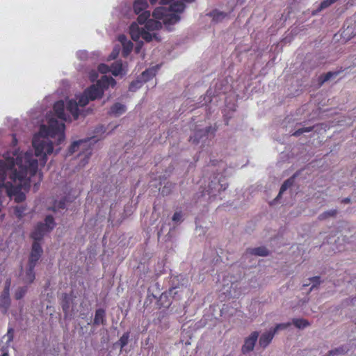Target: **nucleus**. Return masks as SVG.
<instances>
[{
    "label": "nucleus",
    "mask_w": 356,
    "mask_h": 356,
    "mask_svg": "<svg viewBox=\"0 0 356 356\" xmlns=\"http://www.w3.org/2000/svg\"><path fill=\"white\" fill-rule=\"evenodd\" d=\"M17 164L19 171L15 169L9 175L12 182H6V190L9 197L14 198L15 202L20 203L26 199V195L22 190L29 189L31 178L38 172V162L31 154L26 152L23 156L17 157Z\"/></svg>",
    "instance_id": "f257e3e1"
},
{
    "label": "nucleus",
    "mask_w": 356,
    "mask_h": 356,
    "mask_svg": "<svg viewBox=\"0 0 356 356\" xmlns=\"http://www.w3.org/2000/svg\"><path fill=\"white\" fill-rule=\"evenodd\" d=\"M65 125L63 122H58L54 118L48 121V125L42 124L40 127L38 134L34 135L32 145L35 149V155L41 156L44 162L47 161V155L51 154L54 151L53 143L48 137H58V144L65 140Z\"/></svg>",
    "instance_id": "f03ea898"
},
{
    "label": "nucleus",
    "mask_w": 356,
    "mask_h": 356,
    "mask_svg": "<svg viewBox=\"0 0 356 356\" xmlns=\"http://www.w3.org/2000/svg\"><path fill=\"white\" fill-rule=\"evenodd\" d=\"M55 226L56 222L54 221V218L51 215L46 216L44 218V222H39L37 224L31 234V236L34 241L32 245L29 265H31L32 267L35 266L42 253V249L40 241L42 239L44 234L50 232Z\"/></svg>",
    "instance_id": "7ed1b4c3"
},
{
    "label": "nucleus",
    "mask_w": 356,
    "mask_h": 356,
    "mask_svg": "<svg viewBox=\"0 0 356 356\" xmlns=\"http://www.w3.org/2000/svg\"><path fill=\"white\" fill-rule=\"evenodd\" d=\"M24 154H18L17 152H13L12 156L10 152H7L3 155L4 159L0 161V202H1L2 189L6 188V183L5 179L6 177V172L9 170L11 173L16 169L19 171L17 164V157L23 156Z\"/></svg>",
    "instance_id": "20e7f679"
},
{
    "label": "nucleus",
    "mask_w": 356,
    "mask_h": 356,
    "mask_svg": "<svg viewBox=\"0 0 356 356\" xmlns=\"http://www.w3.org/2000/svg\"><path fill=\"white\" fill-rule=\"evenodd\" d=\"M152 15L155 19L162 20L166 26L173 25L180 20V17L177 14L171 13L163 7L155 8Z\"/></svg>",
    "instance_id": "39448f33"
},
{
    "label": "nucleus",
    "mask_w": 356,
    "mask_h": 356,
    "mask_svg": "<svg viewBox=\"0 0 356 356\" xmlns=\"http://www.w3.org/2000/svg\"><path fill=\"white\" fill-rule=\"evenodd\" d=\"M92 138H93L74 141L69 147V153L72 154L78 151L80 146H82L83 151L80 155L83 154L85 156L83 165L88 163V161L92 154V148L90 147V140Z\"/></svg>",
    "instance_id": "423d86ee"
},
{
    "label": "nucleus",
    "mask_w": 356,
    "mask_h": 356,
    "mask_svg": "<svg viewBox=\"0 0 356 356\" xmlns=\"http://www.w3.org/2000/svg\"><path fill=\"white\" fill-rule=\"evenodd\" d=\"M259 337V332L257 331L252 332L251 334L245 339L243 346H242V352L245 354L253 350L255 343Z\"/></svg>",
    "instance_id": "0eeeda50"
},
{
    "label": "nucleus",
    "mask_w": 356,
    "mask_h": 356,
    "mask_svg": "<svg viewBox=\"0 0 356 356\" xmlns=\"http://www.w3.org/2000/svg\"><path fill=\"white\" fill-rule=\"evenodd\" d=\"M84 92L90 101L100 99L104 95L102 89L97 86L96 83L86 88Z\"/></svg>",
    "instance_id": "6e6552de"
},
{
    "label": "nucleus",
    "mask_w": 356,
    "mask_h": 356,
    "mask_svg": "<svg viewBox=\"0 0 356 356\" xmlns=\"http://www.w3.org/2000/svg\"><path fill=\"white\" fill-rule=\"evenodd\" d=\"M118 41L122 45V54L124 57H127L133 49V43L131 41L128 40L127 36L124 34L118 36Z\"/></svg>",
    "instance_id": "1a4fd4ad"
},
{
    "label": "nucleus",
    "mask_w": 356,
    "mask_h": 356,
    "mask_svg": "<svg viewBox=\"0 0 356 356\" xmlns=\"http://www.w3.org/2000/svg\"><path fill=\"white\" fill-rule=\"evenodd\" d=\"M53 109L55 115L63 121L67 122L69 117L65 113V104L62 100L57 101L54 103Z\"/></svg>",
    "instance_id": "9d476101"
},
{
    "label": "nucleus",
    "mask_w": 356,
    "mask_h": 356,
    "mask_svg": "<svg viewBox=\"0 0 356 356\" xmlns=\"http://www.w3.org/2000/svg\"><path fill=\"white\" fill-rule=\"evenodd\" d=\"M97 86L102 89L103 93L108 88L109 86L112 88L115 87L116 85V81L111 76H102V78L97 81L96 83Z\"/></svg>",
    "instance_id": "9b49d317"
},
{
    "label": "nucleus",
    "mask_w": 356,
    "mask_h": 356,
    "mask_svg": "<svg viewBox=\"0 0 356 356\" xmlns=\"http://www.w3.org/2000/svg\"><path fill=\"white\" fill-rule=\"evenodd\" d=\"M143 29L144 27L140 28L137 23L133 22L129 27V33L131 39L135 42H138L140 38H141Z\"/></svg>",
    "instance_id": "f8f14e48"
},
{
    "label": "nucleus",
    "mask_w": 356,
    "mask_h": 356,
    "mask_svg": "<svg viewBox=\"0 0 356 356\" xmlns=\"http://www.w3.org/2000/svg\"><path fill=\"white\" fill-rule=\"evenodd\" d=\"M67 111H69L73 116L74 120L78 119L79 116V105L76 100L70 99L67 102L66 104Z\"/></svg>",
    "instance_id": "ddd939ff"
},
{
    "label": "nucleus",
    "mask_w": 356,
    "mask_h": 356,
    "mask_svg": "<svg viewBox=\"0 0 356 356\" xmlns=\"http://www.w3.org/2000/svg\"><path fill=\"white\" fill-rule=\"evenodd\" d=\"M106 311L104 309L99 308L95 311V318L93 320L94 325H106Z\"/></svg>",
    "instance_id": "4468645a"
},
{
    "label": "nucleus",
    "mask_w": 356,
    "mask_h": 356,
    "mask_svg": "<svg viewBox=\"0 0 356 356\" xmlns=\"http://www.w3.org/2000/svg\"><path fill=\"white\" fill-rule=\"evenodd\" d=\"M275 334V333L273 330L262 334L259 341V346L264 348L267 347L273 340Z\"/></svg>",
    "instance_id": "2eb2a0df"
},
{
    "label": "nucleus",
    "mask_w": 356,
    "mask_h": 356,
    "mask_svg": "<svg viewBox=\"0 0 356 356\" xmlns=\"http://www.w3.org/2000/svg\"><path fill=\"white\" fill-rule=\"evenodd\" d=\"M126 111V106L119 102L114 104L110 108L109 114L114 116H120Z\"/></svg>",
    "instance_id": "dca6fc26"
},
{
    "label": "nucleus",
    "mask_w": 356,
    "mask_h": 356,
    "mask_svg": "<svg viewBox=\"0 0 356 356\" xmlns=\"http://www.w3.org/2000/svg\"><path fill=\"white\" fill-rule=\"evenodd\" d=\"M211 127H207L205 129H201L195 131L194 136L190 137V141L193 143H198L203 136H206L210 131Z\"/></svg>",
    "instance_id": "f3484780"
},
{
    "label": "nucleus",
    "mask_w": 356,
    "mask_h": 356,
    "mask_svg": "<svg viewBox=\"0 0 356 356\" xmlns=\"http://www.w3.org/2000/svg\"><path fill=\"white\" fill-rule=\"evenodd\" d=\"M148 4L147 0H135L133 8L134 13L138 15L142 12L146 11Z\"/></svg>",
    "instance_id": "a211bd4d"
},
{
    "label": "nucleus",
    "mask_w": 356,
    "mask_h": 356,
    "mask_svg": "<svg viewBox=\"0 0 356 356\" xmlns=\"http://www.w3.org/2000/svg\"><path fill=\"white\" fill-rule=\"evenodd\" d=\"M71 302H72L71 296H70L67 293H63L62 296L61 307H62L63 312L65 314H67L70 311Z\"/></svg>",
    "instance_id": "6ab92c4d"
},
{
    "label": "nucleus",
    "mask_w": 356,
    "mask_h": 356,
    "mask_svg": "<svg viewBox=\"0 0 356 356\" xmlns=\"http://www.w3.org/2000/svg\"><path fill=\"white\" fill-rule=\"evenodd\" d=\"M111 72L113 75L117 76L120 74H122L123 65L121 60H117L112 63L110 66Z\"/></svg>",
    "instance_id": "aec40b11"
},
{
    "label": "nucleus",
    "mask_w": 356,
    "mask_h": 356,
    "mask_svg": "<svg viewBox=\"0 0 356 356\" xmlns=\"http://www.w3.org/2000/svg\"><path fill=\"white\" fill-rule=\"evenodd\" d=\"M162 27V24L158 20L149 19L145 24V29L147 31L159 30Z\"/></svg>",
    "instance_id": "412c9836"
},
{
    "label": "nucleus",
    "mask_w": 356,
    "mask_h": 356,
    "mask_svg": "<svg viewBox=\"0 0 356 356\" xmlns=\"http://www.w3.org/2000/svg\"><path fill=\"white\" fill-rule=\"evenodd\" d=\"M156 72V70L154 68L147 69L143 72H142V74L140 76V78L144 83H146L147 81H149L155 76Z\"/></svg>",
    "instance_id": "4be33fe9"
},
{
    "label": "nucleus",
    "mask_w": 356,
    "mask_h": 356,
    "mask_svg": "<svg viewBox=\"0 0 356 356\" xmlns=\"http://www.w3.org/2000/svg\"><path fill=\"white\" fill-rule=\"evenodd\" d=\"M10 305V300L8 293L1 296L0 300V308L2 309L3 314H6Z\"/></svg>",
    "instance_id": "5701e85b"
},
{
    "label": "nucleus",
    "mask_w": 356,
    "mask_h": 356,
    "mask_svg": "<svg viewBox=\"0 0 356 356\" xmlns=\"http://www.w3.org/2000/svg\"><path fill=\"white\" fill-rule=\"evenodd\" d=\"M185 9V4L182 1H176L170 6L169 11L173 13H181Z\"/></svg>",
    "instance_id": "b1692460"
},
{
    "label": "nucleus",
    "mask_w": 356,
    "mask_h": 356,
    "mask_svg": "<svg viewBox=\"0 0 356 356\" xmlns=\"http://www.w3.org/2000/svg\"><path fill=\"white\" fill-rule=\"evenodd\" d=\"M151 31H147L146 29L144 28L143 31L142 32L143 34L141 35V38L146 41L147 42H151L153 39H155L156 41H160L161 38L157 35L156 33L152 34L150 33Z\"/></svg>",
    "instance_id": "393cba45"
},
{
    "label": "nucleus",
    "mask_w": 356,
    "mask_h": 356,
    "mask_svg": "<svg viewBox=\"0 0 356 356\" xmlns=\"http://www.w3.org/2000/svg\"><path fill=\"white\" fill-rule=\"evenodd\" d=\"M252 254L257 256H267L268 254V250L264 246L252 248L250 251Z\"/></svg>",
    "instance_id": "a878e982"
},
{
    "label": "nucleus",
    "mask_w": 356,
    "mask_h": 356,
    "mask_svg": "<svg viewBox=\"0 0 356 356\" xmlns=\"http://www.w3.org/2000/svg\"><path fill=\"white\" fill-rule=\"evenodd\" d=\"M34 268L35 266L32 267L31 265H29V268L26 270L25 280L29 283H32L35 280Z\"/></svg>",
    "instance_id": "bb28decb"
},
{
    "label": "nucleus",
    "mask_w": 356,
    "mask_h": 356,
    "mask_svg": "<svg viewBox=\"0 0 356 356\" xmlns=\"http://www.w3.org/2000/svg\"><path fill=\"white\" fill-rule=\"evenodd\" d=\"M158 304L160 307L168 308L171 305V302L168 300V295L166 293H162L158 300Z\"/></svg>",
    "instance_id": "cd10ccee"
},
{
    "label": "nucleus",
    "mask_w": 356,
    "mask_h": 356,
    "mask_svg": "<svg viewBox=\"0 0 356 356\" xmlns=\"http://www.w3.org/2000/svg\"><path fill=\"white\" fill-rule=\"evenodd\" d=\"M293 323L296 327L300 329L305 328L309 325L308 321L303 318H293Z\"/></svg>",
    "instance_id": "c85d7f7f"
},
{
    "label": "nucleus",
    "mask_w": 356,
    "mask_h": 356,
    "mask_svg": "<svg viewBox=\"0 0 356 356\" xmlns=\"http://www.w3.org/2000/svg\"><path fill=\"white\" fill-rule=\"evenodd\" d=\"M76 99L78 100V105L81 107L86 106L88 104L89 101H90V99L88 97L86 94H85L84 91L81 95L76 97Z\"/></svg>",
    "instance_id": "c756f323"
},
{
    "label": "nucleus",
    "mask_w": 356,
    "mask_h": 356,
    "mask_svg": "<svg viewBox=\"0 0 356 356\" xmlns=\"http://www.w3.org/2000/svg\"><path fill=\"white\" fill-rule=\"evenodd\" d=\"M138 17L137 19L138 23L140 24H143L148 21L150 17V12L149 11H144L138 14Z\"/></svg>",
    "instance_id": "7c9ffc66"
},
{
    "label": "nucleus",
    "mask_w": 356,
    "mask_h": 356,
    "mask_svg": "<svg viewBox=\"0 0 356 356\" xmlns=\"http://www.w3.org/2000/svg\"><path fill=\"white\" fill-rule=\"evenodd\" d=\"M339 74V72H328L327 73L319 77L320 84L322 85L325 82L330 80L332 77L336 76Z\"/></svg>",
    "instance_id": "2f4dec72"
},
{
    "label": "nucleus",
    "mask_w": 356,
    "mask_h": 356,
    "mask_svg": "<svg viewBox=\"0 0 356 356\" xmlns=\"http://www.w3.org/2000/svg\"><path fill=\"white\" fill-rule=\"evenodd\" d=\"M66 200L65 198H63L59 201H55L52 207H50L49 209L53 211H56L58 209H63L65 207Z\"/></svg>",
    "instance_id": "473e14b6"
},
{
    "label": "nucleus",
    "mask_w": 356,
    "mask_h": 356,
    "mask_svg": "<svg viewBox=\"0 0 356 356\" xmlns=\"http://www.w3.org/2000/svg\"><path fill=\"white\" fill-rule=\"evenodd\" d=\"M337 209H331V210H329V211H326L323 213H322L321 214L319 215L318 216V219L320 220H325L330 217H334L337 215Z\"/></svg>",
    "instance_id": "72a5a7b5"
},
{
    "label": "nucleus",
    "mask_w": 356,
    "mask_h": 356,
    "mask_svg": "<svg viewBox=\"0 0 356 356\" xmlns=\"http://www.w3.org/2000/svg\"><path fill=\"white\" fill-rule=\"evenodd\" d=\"M293 183V180L292 178H289L288 179H286L283 184L281 186V188H280V192H279V194L277 195V197H276L277 198H279L281 195L288 188H289L291 186H292Z\"/></svg>",
    "instance_id": "f704fd0d"
},
{
    "label": "nucleus",
    "mask_w": 356,
    "mask_h": 356,
    "mask_svg": "<svg viewBox=\"0 0 356 356\" xmlns=\"http://www.w3.org/2000/svg\"><path fill=\"white\" fill-rule=\"evenodd\" d=\"M209 15L210 17H213V21L218 22V21L225 18L227 15L225 13H223V12H219L218 10H213V11L211 12L209 14Z\"/></svg>",
    "instance_id": "c9c22d12"
},
{
    "label": "nucleus",
    "mask_w": 356,
    "mask_h": 356,
    "mask_svg": "<svg viewBox=\"0 0 356 356\" xmlns=\"http://www.w3.org/2000/svg\"><path fill=\"white\" fill-rule=\"evenodd\" d=\"M144 82L141 80L140 77H138L136 80L133 81L129 86V90L135 91L137 89L140 88Z\"/></svg>",
    "instance_id": "e433bc0d"
},
{
    "label": "nucleus",
    "mask_w": 356,
    "mask_h": 356,
    "mask_svg": "<svg viewBox=\"0 0 356 356\" xmlns=\"http://www.w3.org/2000/svg\"><path fill=\"white\" fill-rule=\"evenodd\" d=\"M27 291V287L23 286L18 288L15 293V298L16 300H20L22 299L26 294Z\"/></svg>",
    "instance_id": "4c0bfd02"
},
{
    "label": "nucleus",
    "mask_w": 356,
    "mask_h": 356,
    "mask_svg": "<svg viewBox=\"0 0 356 356\" xmlns=\"http://www.w3.org/2000/svg\"><path fill=\"white\" fill-rule=\"evenodd\" d=\"M129 332H124L122 337L119 339V343L120 345L121 348L125 347L129 341Z\"/></svg>",
    "instance_id": "58836bf2"
},
{
    "label": "nucleus",
    "mask_w": 356,
    "mask_h": 356,
    "mask_svg": "<svg viewBox=\"0 0 356 356\" xmlns=\"http://www.w3.org/2000/svg\"><path fill=\"white\" fill-rule=\"evenodd\" d=\"M25 211H26V207L24 206H16L14 208L15 214L19 218H21L23 217Z\"/></svg>",
    "instance_id": "ea45409f"
},
{
    "label": "nucleus",
    "mask_w": 356,
    "mask_h": 356,
    "mask_svg": "<svg viewBox=\"0 0 356 356\" xmlns=\"http://www.w3.org/2000/svg\"><path fill=\"white\" fill-rule=\"evenodd\" d=\"M313 127H308L298 129V130L293 133L292 136L296 137L300 136L303 133L312 131L313 130Z\"/></svg>",
    "instance_id": "a19ab883"
},
{
    "label": "nucleus",
    "mask_w": 356,
    "mask_h": 356,
    "mask_svg": "<svg viewBox=\"0 0 356 356\" xmlns=\"http://www.w3.org/2000/svg\"><path fill=\"white\" fill-rule=\"evenodd\" d=\"M337 1V0H324V1H323L320 4L319 8H318V10L321 11V10L329 7L330 6H331L332 4L335 3Z\"/></svg>",
    "instance_id": "79ce46f5"
},
{
    "label": "nucleus",
    "mask_w": 356,
    "mask_h": 356,
    "mask_svg": "<svg viewBox=\"0 0 356 356\" xmlns=\"http://www.w3.org/2000/svg\"><path fill=\"white\" fill-rule=\"evenodd\" d=\"M6 337H7V342L10 343L14 338V329L13 327H9L8 329V332L6 334Z\"/></svg>",
    "instance_id": "37998d69"
},
{
    "label": "nucleus",
    "mask_w": 356,
    "mask_h": 356,
    "mask_svg": "<svg viewBox=\"0 0 356 356\" xmlns=\"http://www.w3.org/2000/svg\"><path fill=\"white\" fill-rule=\"evenodd\" d=\"M98 70L101 73L106 74L111 72L110 67L106 64H100L98 67Z\"/></svg>",
    "instance_id": "c03bdc74"
},
{
    "label": "nucleus",
    "mask_w": 356,
    "mask_h": 356,
    "mask_svg": "<svg viewBox=\"0 0 356 356\" xmlns=\"http://www.w3.org/2000/svg\"><path fill=\"white\" fill-rule=\"evenodd\" d=\"M290 325V323H280L277 324L273 329V332L276 333L279 330H284L287 328Z\"/></svg>",
    "instance_id": "a18cd8bd"
},
{
    "label": "nucleus",
    "mask_w": 356,
    "mask_h": 356,
    "mask_svg": "<svg viewBox=\"0 0 356 356\" xmlns=\"http://www.w3.org/2000/svg\"><path fill=\"white\" fill-rule=\"evenodd\" d=\"M310 282H313V285L310 289V291H312L314 287L318 286L320 284V277L319 276H315L309 278Z\"/></svg>",
    "instance_id": "49530a36"
},
{
    "label": "nucleus",
    "mask_w": 356,
    "mask_h": 356,
    "mask_svg": "<svg viewBox=\"0 0 356 356\" xmlns=\"http://www.w3.org/2000/svg\"><path fill=\"white\" fill-rule=\"evenodd\" d=\"M143 46V42L142 41H138L135 47L134 51L136 54H139L140 50Z\"/></svg>",
    "instance_id": "de8ad7c7"
},
{
    "label": "nucleus",
    "mask_w": 356,
    "mask_h": 356,
    "mask_svg": "<svg viewBox=\"0 0 356 356\" xmlns=\"http://www.w3.org/2000/svg\"><path fill=\"white\" fill-rule=\"evenodd\" d=\"M182 217L181 212H175L172 216V220L174 222H178L181 220Z\"/></svg>",
    "instance_id": "09e8293b"
},
{
    "label": "nucleus",
    "mask_w": 356,
    "mask_h": 356,
    "mask_svg": "<svg viewBox=\"0 0 356 356\" xmlns=\"http://www.w3.org/2000/svg\"><path fill=\"white\" fill-rule=\"evenodd\" d=\"M177 287H172L169 290V294L170 295H173V296H175L177 293V291H176L177 290Z\"/></svg>",
    "instance_id": "8fccbe9b"
},
{
    "label": "nucleus",
    "mask_w": 356,
    "mask_h": 356,
    "mask_svg": "<svg viewBox=\"0 0 356 356\" xmlns=\"http://www.w3.org/2000/svg\"><path fill=\"white\" fill-rule=\"evenodd\" d=\"M172 0H161L160 3L162 5L169 4Z\"/></svg>",
    "instance_id": "3c124183"
},
{
    "label": "nucleus",
    "mask_w": 356,
    "mask_h": 356,
    "mask_svg": "<svg viewBox=\"0 0 356 356\" xmlns=\"http://www.w3.org/2000/svg\"><path fill=\"white\" fill-rule=\"evenodd\" d=\"M350 202V199L348 197L344 198L341 200L342 203L348 204Z\"/></svg>",
    "instance_id": "603ef678"
},
{
    "label": "nucleus",
    "mask_w": 356,
    "mask_h": 356,
    "mask_svg": "<svg viewBox=\"0 0 356 356\" xmlns=\"http://www.w3.org/2000/svg\"><path fill=\"white\" fill-rule=\"evenodd\" d=\"M149 2H150L152 4H154V3H156V1H157L158 0H149Z\"/></svg>",
    "instance_id": "864d4df0"
},
{
    "label": "nucleus",
    "mask_w": 356,
    "mask_h": 356,
    "mask_svg": "<svg viewBox=\"0 0 356 356\" xmlns=\"http://www.w3.org/2000/svg\"><path fill=\"white\" fill-rule=\"evenodd\" d=\"M243 1H244V0H237V3H240V4L243 3Z\"/></svg>",
    "instance_id": "5fc2aeb1"
},
{
    "label": "nucleus",
    "mask_w": 356,
    "mask_h": 356,
    "mask_svg": "<svg viewBox=\"0 0 356 356\" xmlns=\"http://www.w3.org/2000/svg\"><path fill=\"white\" fill-rule=\"evenodd\" d=\"M1 356H9L8 353H3Z\"/></svg>",
    "instance_id": "6e6d98bb"
},
{
    "label": "nucleus",
    "mask_w": 356,
    "mask_h": 356,
    "mask_svg": "<svg viewBox=\"0 0 356 356\" xmlns=\"http://www.w3.org/2000/svg\"><path fill=\"white\" fill-rule=\"evenodd\" d=\"M2 202H0V211H1Z\"/></svg>",
    "instance_id": "4d7b16f0"
},
{
    "label": "nucleus",
    "mask_w": 356,
    "mask_h": 356,
    "mask_svg": "<svg viewBox=\"0 0 356 356\" xmlns=\"http://www.w3.org/2000/svg\"><path fill=\"white\" fill-rule=\"evenodd\" d=\"M7 284H8V287H9V285H10V281H8V282H7Z\"/></svg>",
    "instance_id": "13d9d810"
},
{
    "label": "nucleus",
    "mask_w": 356,
    "mask_h": 356,
    "mask_svg": "<svg viewBox=\"0 0 356 356\" xmlns=\"http://www.w3.org/2000/svg\"><path fill=\"white\" fill-rule=\"evenodd\" d=\"M165 186L163 188V190H162V193H165Z\"/></svg>",
    "instance_id": "bf43d9fd"
},
{
    "label": "nucleus",
    "mask_w": 356,
    "mask_h": 356,
    "mask_svg": "<svg viewBox=\"0 0 356 356\" xmlns=\"http://www.w3.org/2000/svg\"><path fill=\"white\" fill-rule=\"evenodd\" d=\"M309 284H303V286H309Z\"/></svg>",
    "instance_id": "052dcab7"
}]
</instances>
